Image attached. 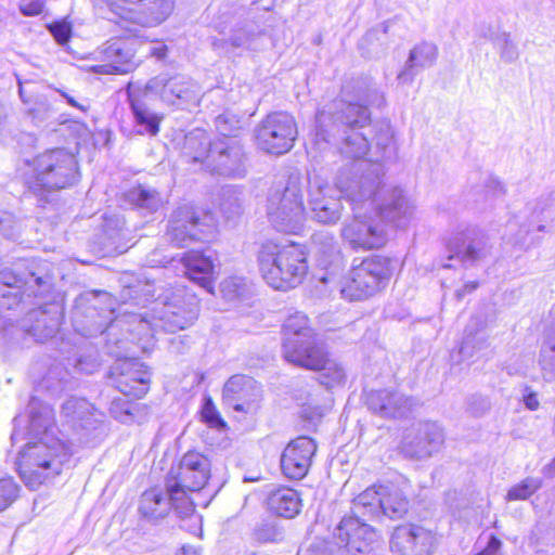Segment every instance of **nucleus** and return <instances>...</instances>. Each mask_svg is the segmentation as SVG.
Instances as JSON below:
<instances>
[{
	"instance_id": "obj_1",
	"label": "nucleus",
	"mask_w": 555,
	"mask_h": 555,
	"mask_svg": "<svg viewBox=\"0 0 555 555\" xmlns=\"http://www.w3.org/2000/svg\"><path fill=\"white\" fill-rule=\"evenodd\" d=\"M384 166L378 162L362 164L360 179L338 186L351 205L353 216L341 229L343 242L352 250H372L388 241L387 224L404 225L413 216L414 205L400 188L384 190Z\"/></svg>"
},
{
	"instance_id": "obj_2",
	"label": "nucleus",
	"mask_w": 555,
	"mask_h": 555,
	"mask_svg": "<svg viewBox=\"0 0 555 555\" xmlns=\"http://www.w3.org/2000/svg\"><path fill=\"white\" fill-rule=\"evenodd\" d=\"M378 98L369 81H361L349 99L335 100L315 115L312 147L322 152L332 146L348 159H361L370 142L365 129L371 122L367 105Z\"/></svg>"
},
{
	"instance_id": "obj_3",
	"label": "nucleus",
	"mask_w": 555,
	"mask_h": 555,
	"mask_svg": "<svg viewBox=\"0 0 555 555\" xmlns=\"http://www.w3.org/2000/svg\"><path fill=\"white\" fill-rule=\"evenodd\" d=\"M78 179L77 159L64 149L46 151L26 160L23 169L24 184L43 203L48 202L49 194L74 185Z\"/></svg>"
},
{
	"instance_id": "obj_4",
	"label": "nucleus",
	"mask_w": 555,
	"mask_h": 555,
	"mask_svg": "<svg viewBox=\"0 0 555 555\" xmlns=\"http://www.w3.org/2000/svg\"><path fill=\"white\" fill-rule=\"evenodd\" d=\"M258 266L263 280L279 291L299 285L308 270L307 257L297 244H278L267 241L258 251Z\"/></svg>"
},
{
	"instance_id": "obj_5",
	"label": "nucleus",
	"mask_w": 555,
	"mask_h": 555,
	"mask_svg": "<svg viewBox=\"0 0 555 555\" xmlns=\"http://www.w3.org/2000/svg\"><path fill=\"white\" fill-rule=\"evenodd\" d=\"M153 314H134L132 323L139 335H154L158 330L176 332L190 326L198 315V300L184 288H177L171 296L164 300H156L152 308Z\"/></svg>"
},
{
	"instance_id": "obj_6",
	"label": "nucleus",
	"mask_w": 555,
	"mask_h": 555,
	"mask_svg": "<svg viewBox=\"0 0 555 555\" xmlns=\"http://www.w3.org/2000/svg\"><path fill=\"white\" fill-rule=\"evenodd\" d=\"M70 459L69 449L62 439L46 441L38 439L29 442L18 453L17 470L25 485L36 490L48 478L61 474L64 464Z\"/></svg>"
},
{
	"instance_id": "obj_7",
	"label": "nucleus",
	"mask_w": 555,
	"mask_h": 555,
	"mask_svg": "<svg viewBox=\"0 0 555 555\" xmlns=\"http://www.w3.org/2000/svg\"><path fill=\"white\" fill-rule=\"evenodd\" d=\"M378 545L377 532L356 517H344L334 540L315 539L298 555H370Z\"/></svg>"
},
{
	"instance_id": "obj_8",
	"label": "nucleus",
	"mask_w": 555,
	"mask_h": 555,
	"mask_svg": "<svg viewBox=\"0 0 555 555\" xmlns=\"http://www.w3.org/2000/svg\"><path fill=\"white\" fill-rule=\"evenodd\" d=\"M210 476V462L202 453L190 451L177 465H172L166 478V487L182 516H194L195 505L190 492L199 491Z\"/></svg>"
},
{
	"instance_id": "obj_9",
	"label": "nucleus",
	"mask_w": 555,
	"mask_h": 555,
	"mask_svg": "<svg viewBox=\"0 0 555 555\" xmlns=\"http://www.w3.org/2000/svg\"><path fill=\"white\" fill-rule=\"evenodd\" d=\"M267 215L280 232L298 233L305 223L306 212L302 183L298 177H289L285 184L274 185L268 194Z\"/></svg>"
},
{
	"instance_id": "obj_10",
	"label": "nucleus",
	"mask_w": 555,
	"mask_h": 555,
	"mask_svg": "<svg viewBox=\"0 0 555 555\" xmlns=\"http://www.w3.org/2000/svg\"><path fill=\"white\" fill-rule=\"evenodd\" d=\"M397 260L382 255H373L353 261L349 276L340 288V294L350 301L364 300L382 291L389 282Z\"/></svg>"
},
{
	"instance_id": "obj_11",
	"label": "nucleus",
	"mask_w": 555,
	"mask_h": 555,
	"mask_svg": "<svg viewBox=\"0 0 555 555\" xmlns=\"http://www.w3.org/2000/svg\"><path fill=\"white\" fill-rule=\"evenodd\" d=\"M52 288L49 275H39L34 271H22L18 267L0 271V306L12 309L28 298L46 297Z\"/></svg>"
},
{
	"instance_id": "obj_12",
	"label": "nucleus",
	"mask_w": 555,
	"mask_h": 555,
	"mask_svg": "<svg viewBox=\"0 0 555 555\" xmlns=\"http://www.w3.org/2000/svg\"><path fill=\"white\" fill-rule=\"evenodd\" d=\"M215 217L185 204L173 210L167 229L169 241L177 247H186L194 241H207L215 231Z\"/></svg>"
},
{
	"instance_id": "obj_13",
	"label": "nucleus",
	"mask_w": 555,
	"mask_h": 555,
	"mask_svg": "<svg viewBox=\"0 0 555 555\" xmlns=\"http://www.w3.org/2000/svg\"><path fill=\"white\" fill-rule=\"evenodd\" d=\"M340 178L351 183L353 180L360 179V175L350 177L346 171H340L337 175L335 186L318 175L309 178L310 210L312 218L321 223H335L341 216L343 204L340 198L346 199V196L338 186Z\"/></svg>"
},
{
	"instance_id": "obj_14",
	"label": "nucleus",
	"mask_w": 555,
	"mask_h": 555,
	"mask_svg": "<svg viewBox=\"0 0 555 555\" xmlns=\"http://www.w3.org/2000/svg\"><path fill=\"white\" fill-rule=\"evenodd\" d=\"M258 146L267 153L281 155L288 152L297 137V126L292 115L284 112L269 114L256 128Z\"/></svg>"
},
{
	"instance_id": "obj_15",
	"label": "nucleus",
	"mask_w": 555,
	"mask_h": 555,
	"mask_svg": "<svg viewBox=\"0 0 555 555\" xmlns=\"http://www.w3.org/2000/svg\"><path fill=\"white\" fill-rule=\"evenodd\" d=\"M493 244L489 235L477 228L454 233L448 241L449 260L465 267L483 262L492 256Z\"/></svg>"
},
{
	"instance_id": "obj_16",
	"label": "nucleus",
	"mask_w": 555,
	"mask_h": 555,
	"mask_svg": "<svg viewBox=\"0 0 555 555\" xmlns=\"http://www.w3.org/2000/svg\"><path fill=\"white\" fill-rule=\"evenodd\" d=\"M321 346L323 345L310 327L306 314L296 312L287 318L284 324L283 343V357L287 362L295 365Z\"/></svg>"
},
{
	"instance_id": "obj_17",
	"label": "nucleus",
	"mask_w": 555,
	"mask_h": 555,
	"mask_svg": "<svg viewBox=\"0 0 555 555\" xmlns=\"http://www.w3.org/2000/svg\"><path fill=\"white\" fill-rule=\"evenodd\" d=\"M444 435L437 423L424 422L408 428L400 442V453L408 459L425 460L438 452Z\"/></svg>"
},
{
	"instance_id": "obj_18",
	"label": "nucleus",
	"mask_w": 555,
	"mask_h": 555,
	"mask_svg": "<svg viewBox=\"0 0 555 555\" xmlns=\"http://www.w3.org/2000/svg\"><path fill=\"white\" fill-rule=\"evenodd\" d=\"M147 89L170 105H175L182 109L196 106L199 102L201 89L198 85L190 77L184 75H176L172 77L157 76L150 79Z\"/></svg>"
},
{
	"instance_id": "obj_19",
	"label": "nucleus",
	"mask_w": 555,
	"mask_h": 555,
	"mask_svg": "<svg viewBox=\"0 0 555 555\" xmlns=\"http://www.w3.org/2000/svg\"><path fill=\"white\" fill-rule=\"evenodd\" d=\"M222 399L234 411L253 415L260 408L262 389L253 377L237 374L224 384Z\"/></svg>"
},
{
	"instance_id": "obj_20",
	"label": "nucleus",
	"mask_w": 555,
	"mask_h": 555,
	"mask_svg": "<svg viewBox=\"0 0 555 555\" xmlns=\"http://www.w3.org/2000/svg\"><path fill=\"white\" fill-rule=\"evenodd\" d=\"M127 95L130 109L134 118V125L141 134L156 135L163 115L152 109V102L156 98L154 92L139 85L128 83Z\"/></svg>"
},
{
	"instance_id": "obj_21",
	"label": "nucleus",
	"mask_w": 555,
	"mask_h": 555,
	"mask_svg": "<svg viewBox=\"0 0 555 555\" xmlns=\"http://www.w3.org/2000/svg\"><path fill=\"white\" fill-rule=\"evenodd\" d=\"M243 163L244 152L237 140L218 139L209 149L206 168L223 176L243 177Z\"/></svg>"
},
{
	"instance_id": "obj_22",
	"label": "nucleus",
	"mask_w": 555,
	"mask_h": 555,
	"mask_svg": "<svg viewBox=\"0 0 555 555\" xmlns=\"http://www.w3.org/2000/svg\"><path fill=\"white\" fill-rule=\"evenodd\" d=\"M315 452L317 443L312 438L300 436L292 440L281 455L283 474L289 479L304 478L309 472Z\"/></svg>"
},
{
	"instance_id": "obj_23",
	"label": "nucleus",
	"mask_w": 555,
	"mask_h": 555,
	"mask_svg": "<svg viewBox=\"0 0 555 555\" xmlns=\"http://www.w3.org/2000/svg\"><path fill=\"white\" fill-rule=\"evenodd\" d=\"M116 388L127 397L141 398L149 390L150 373L135 359L118 360L112 367Z\"/></svg>"
},
{
	"instance_id": "obj_24",
	"label": "nucleus",
	"mask_w": 555,
	"mask_h": 555,
	"mask_svg": "<svg viewBox=\"0 0 555 555\" xmlns=\"http://www.w3.org/2000/svg\"><path fill=\"white\" fill-rule=\"evenodd\" d=\"M49 294L46 295V298L49 297ZM37 299L36 305L39 307L28 312L27 321L31 324L24 325L25 333L33 336L36 341H44L57 333L63 318V309L57 302H41L44 297Z\"/></svg>"
},
{
	"instance_id": "obj_25",
	"label": "nucleus",
	"mask_w": 555,
	"mask_h": 555,
	"mask_svg": "<svg viewBox=\"0 0 555 555\" xmlns=\"http://www.w3.org/2000/svg\"><path fill=\"white\" fill-rule=\"evenodd\" d=\"M431 546V533L412 524L396 527L390 539V550L396 555H430Z\"/></svg>"
},
{
	"instance_id": "obj_26",
	"label": "nucleus",
	"mask_w": 555,
	"mask_h": 555,
	"mask_svg": "<svg viewBox=\"0 0 555 555\" xmlns=\"http://www.w3.org/2000/svg\"><path fill=\"white\" fill-rule=\"evenodd\" d=\"M365 403L379 417L402 418L411 412L414 400L398 390L385 388L367 392Z\"/></svg>"
},
{
	"instance_id": "obj_27",
	"label": "nucleus",
	"mask_w": 555,
	"mask_h": 555,
	"mask_svg": "<svg viewBox=\"0 0 555 555\" xmlns=\"http://www.w3.org/2000/svg\"><path fill=\"white\" fill-rule=\"evenodd\" d=\"M306 358L296 365L318 371V380L326 388H334L346 382L347 374L345 367L338 361L328 357L324 346L309 353Z\"/></svg>"
},
{
	"instance_id": "obj_28",
	"label": "nucleus",
	"mask_w": 555,
	"mask_h": 555,
	"mask_svg": "<svg viewBox=\"0 0 555 555\" xmlns=\"http://www.w3.org/2000/svg\"><path fill=\"white\" fill-rule=\"evenodd\" d=\"M133 2V0H125ZM138 10L126 12L125 20L143 27H155L165 22L173 11L175 0H137Z\"/></svg>"
},
{
	"instance_id": "obj_29",
	"label": "nucleus",
	"mask_w": 555,
	"mask_h": 555,
	"mask_svg": "<svg viewBox=\"0 0 555 555\" xmlns=\"http://www.w3.org/2000/svg\"><path fill=\"white\" fill-rule=\"evenodd\" d=\"M28 409L30 435L46 441H51V438L60 439L54 424V412L49 404L31 399Z\"/></svg>"
},
{
	"instance_id": "obj_30",
	"label": "nucleus",
	"mask_w": 555,
	"mask_h": 555,
	"mask_svg": "<svg viewBox=\"0 0 555 555\" xmlns=\"http://www.w3.org/2000/svg\"><path fill=\"white\" fill-rule=\"evenodd\" d=\"M181 261L185 274L190 280L199 284L207 292L212 293L214 260L210 255L203 251L191 250L184 253Z\"/></svg>"
},
{
	"instance_id": "obj_31",
	"label": "nucleus",
	"mask_w": 555,
	"mask_h": 555,
	"mask_svg": "<svg viewBox=\"0 0 555 555\" xmlns=\"http://www.w3.org/2000/svg\"><path fill=\"white\" fill-rule=\"evenodd\" d=\"M140 512L143 517L156 520L165 517L170 509H173L179 518H190L191 516H182L171 499L168 489L162 490L153 488L143 492L140 500Z\"/></svg>"
},
{
	"instance_id": "obj_32",
	"label": "nucleus",
	"mask_w": 555,
	"mask_h": 555,
	"mask_svg": "<svg viewBox=\"0 0 555 555\" xmlns=\"http://www.w3.org/2000/svg\"><path fill=\"white\" fill-rule=\"evenodd\" d=\"M438 56L437 47L429 42H422L411 51L404 69L398 74L401 82H411L414 76L435 64Z\"/></svg>"
},
{
	"instance_id": "obj_33",
	"label": "nucleus",
	"mask_w": 555,
	"mask_h": 555,
	"mask_svg": "<svg viewBox=\"0 0 555 555\" xmlns=\"http://www.w3.org/2000/svg\"><path fill=\"white\" fill-rule=\"evenodd\" d=\"M104 60L106 63L95 65L92 70L101 75L128 74L135 68L132 60L133 55L124 50L118 42L111 43L104 50Z\"/></svg>"
},
{
	"instance_id": "obj_34",
	"label": "nucleus",
	"mask_w": 555,
	"mask_h": 555,
	"mask_svg": "<svg viewBox=\"0 0 555 555\" xmlns=\"http://www.w3.org/2000/svg\"><path fill=\"white\" fill-rule=\"evenodd\" d=\"M62 414L74 427L94 428L99 422L94 406L82 398H70L62 405Z\"/></svg>"
},
{
	"instance_id": "obj_35",
	"label": "nucleus",
	"mask_w": 555,
	"mask_h": 555,
	"mask_svg": "<svg viewBox=\"0 0 555 555\" xmlns=\"http://www.w3.org/2000/svg\"><path fill=\"white\" fill-rule=\"evenodd\" d=\"M129 204L138 209L153 214L160 209L167 202L165 196L149 184H138L126 193Z\"/></svg>"
},
{
	"instance_id": "obj_36",
	"label": "nucleus",
	"mask_w": 555,
	"mask_h": 555,
	"mask_svg": "<svg viewBox=\"0 0 555 555\" xmlns=\"http://www.w3.org/2000/svg\"><path fill=\"white\" fill-rule=\"evenodd\" d=\"M270 511L278 516L285 518L295 517L301 507L299 494L289 488L274 490L268 496Z\"/></svg>"
},
{
	"instance_id": "obj_37",
	"label": "nucleus",
	"mask_w": 555,
	"mask_h": 555,
	"mask_svg": "<svg viewBox=\"0 0 555 555\" xmlns=\"http://www.w3.org/2000/svg\"><path fill=\"white\" fill-rule=\"evenodd\" d=\"M214 142L203 129H194L185 135L182 146L183 156L193 163L207 166L209 149Z\"/></svg>"
},
{
	"instance_id": "obj_38",
	"label": "nucleus",
	"mask_w": 555,
	"mask_h": 555,
	"mask_svg": "<svg viewBox=\"0 0 555 555\" xmlns=\"http://www.w3.org/2000/svg\"><path fill=\"white\" fill-rule=\"evenodd\" d=\"M482 327L483 323L479 319H473L466 326L459 350L463 359H473L479 351L488 347L487 338L481 333Z\"/></svg>"
},
{
	"instance_id": "obj_39",
	"label": "nucleus",
	"mask_w": 555,
	"mask_h": 555,
	"mask_svg": "<svg viewBox=\"0 0 555 555\" xmlns=\"http://www.w3.org/2000/svg\"><path fill=\"white\" fill-rule=\"evenodd\" d=\"M409 511V501L402 491L393 486H385L380 513L391 519L402 518Z\"/></svg>"
},
{
	"instance_id": "obj_40",
	"label": "nucleus",
	"mask_w": 555,
	"mask_h": 555,
	"mask_svg": "<svg viewBox=\"0 0 555 555\" xmlns=\"http://www.w3.org/2000/svg\"><path fill=\"white\" fill-rule=\"evenodd\" d=\"M384 487H372L364 490L353 500V512L361 516H378L380 514ZM360 521L359 516H354Z\"/></svg>"
},
{
	"instance_id": "obj_41",
	"label": "nucleus",
	"mask_w": 555,
	"mask_h": 555,
	"mask_svg": "<svg viewBox=\"0 0 555 555\" xmlns=\"http://www.w3.org/2000/svg\"><path fill=\"white\" fill-rule=\"evenodd\" d=\"M104 233V244L107 251L122 254L128 249L129 246L127 245V236L129 235L130 231L125 228V224H121L118 221L116 224H105Z\"/></svg>"
},
{
	"instance_id": "obj_42",
	"label": "nucleus",
	"mask_w": 555,
	"mask_h": 555,
	"mask_svg": "<svg viewBox=\"0 0 555 555\" xmlns=\"http://www.w3.org/2000/svg\"><path fill=\"white\" fill-rule=\"evenodd\" d=\"M242 193L233 188H224L220 198V209L227 219H234L243 211Z\"/></svg>"
},
{
	"instance_id": "obj_43",
	"label": "nucleus",
	"mask_w": 555,
	"mask_h": 555,
	"mask_svg": "<svg viewBox=\"0 0 555 555\" xmlns=\"http://www.w3.org/2000/svg\"><path fill=\"white\" fill-rule=\"evenodd\" d=\"M492 41L504 63L509 64L518 60L519 51L509 33H499L492 38Z\"/></svg>"
},
{
	"instance_id": "obj_44",
	"label": "nucleus",
	"mask_w": 555,
	"mask_h": 555,
	"mask_svg": "<svg viewBox=\"0 0 555 555\" xmlns=\"http://www.w3.org/2000/svg\"><path fill=\"white\" fill-rule=\"evenodd\" d=\"M542 487V481L538 478L527 477L519 483L513 486L506 493L507 502L527 500Z\"/></svg>"
},
{
	"instance_id": "obj_45",
	"label": "nucleus",
	"mask_w": 555,
	"mask_h": 555,
	"mask_svg": "<svg viewBox=\"0 0 555 555\" xmlns=\"http://www.w3.org/2000/svg\"><path fill=\"white\" fill-rule=\"evenodd\" d=\"M218 132L222 135L221 139H235L241 130V121L234 115L224 113L219 115L215 120Z\"/></svg>"
},
{
	"instance_id": "obj_46",
	"label": "nucleus",
	"mask_w": 555,
	"mask_h": 555,
	"mask_svg": "<svg viewBox=\"0 0 555 555\" xmlns=\"http://www.w3.org/2000/svg\"><path fill=\"white\" fill-rule=\"evenodd\" d=\"M220 289L225 299L235 300L245 295L247 284L243 278L231 276L221 282Z\"/></svg>"
},
{
	"instance_id": "obj_47",
	"label": "nucleus",
	"mask_w": 555,
	"mask_h": 555,
	"mask_svg": "<svg viewBox=\"0 0 555 555\" xmlns=\"http://www.w3.org/2000/svg\"><path fill=\"white\" fill-rule=\"evenodd\" d=\"M375 143L383 152V158H389L395 152L393 132L388 124H380L375 135Z\"/></svg>"
},
{
	"instance_id": "obj_48",
	"label": "nucleus",
	"mask_w": 555,
	"mask_h": 555,
	"mask_svg": "<svg viewBox=\"0 0 555 555\" xmlns=\"http://www.w3.org/2000/svg\"><path fill=\"white\" fill-rule=\"evenodd\" d=\"M77 371L86 374H93L100 367L99 352L95 348H89L87 352L79 356L76 360Z\"/></svg>"
},
{
	"instance_id": "obj_49",
	"label": "nucleus",
	"mask_w": 555,
	"mask_h": 555,
	"mask_svg": "<svg viewBox=\"0 0 555 555\" xmlns=\"http://www.w3.org/2000/svg\"><path fill=\"white\" fill-rule=\"evenodd\" d=\"M539 365L545 380H555V350L541 346Z\"/></svg>"
},
{
	"instance_id": "obj_50",
	"label": "nucleus",
	"mask_w": 555,
	"mask_h": 555,
	"mask_svg": "<svg viewBox=\"0 0 555 555\" xmlns=\"http://www.w3.org/2000/svg\"><path fill=\"white\" fill-rule=\"evenodd\" d=\"M18 487L11 478L0 479V511L7 508L17 496Z\"/></svg>"
},
{
	"instance_id": "obj_51",
	"label": "nucleus",
	"mask_w": 555,
	"mask_h": 555,
	"mask_svg": "<svg viewBox=\"0 0 555 555\" xmlns=\"http://www.w3.org/2000/svg\"><path fill=\"white\" fill-rule=\"evenodd\" d=\"M490 401L487 397L474 395L467 399V411L473 416H481L490 410Z\"/></svg>"
},
{
	"instance_id": "obj_52",
	"label": "nucleus",
	"mask_w": 555,
	"mask_h": 555,
	"mask_svg": "<svg viewBox=\"0 0 555 555\" xmlns=\"http://www.w3.org/2000/svg\"><path fill=\"white\" fill-rule=\"evenodd\" d=\"M49 29L60 44L66 43L70 38V25L65 22L54 23L49 27Z\"/></svg>"
},
{
	"instance_id": "obj_53",
	"label": "nucleus",
	"mask_w": 555,
	"mask_h": 555,
	"mask_svg": "<svg viewBox=\"0 0 555 555\" xmlns=\"http://www.w3.org/2000/svg\"><path fill=\"white\" fill-rule=\"evenodd\" d=\"M486 192L491 196L498 197L505 194V185L495 177L488 176L483 182Z\"/></svg>"
},
{
	"instance_id": "obj_54",
	"label": "nucleus",
	"mask_w": 555,
	"mask_h": 555,
	"mask_svg": "<svg viewBox=\"0 0 555 555\" xmlns=\"http://www.w3.org/2000/svg\"><path fill=\"white\" fill-rule=\"evenodd\" d=\"M202 413H203V417L209 425H211L214 427H219V426L223 427L224 426V422L220 418L219 414L217 413V411L214 408L212 402L210 400H208L206 402V404L203 408Z\"/></svg>"
},
{
	"instance_id": "obj_55",
	"label": "nucleus",
	"mask_w": 555,
	"mask_h": 555,
	"mask_svg": "<svg viewBox=\"0 0 555 555\" xmlns=\"http://www.w3.org/2000/svg\"><path fill=\"white\" fill-rule=\"evenodd\" d=\"M256 537L261 542H274L281 537V533L272 526L262 525L256 529Z\"/></svg>"
},
{
	"instance_id": "obj_56",
	"label": "nucleus",
	"mask_w": 555,
	"mask_h": 555,
	"mask_svg": "<svg viewBox=\"0 0 555 555\" xmlns=\"http://www.w3.org/2000/svg\"><path fill=\"white\" fill-rule=\"evenodd\" d=\"M20 10L25 16H36L43 11V0H28L20 4Z\"/></svg>"
},
{
	"instance_id": "obj_57",
	"label": "nucleus",
	"mask_w": 555,
	"mask_h": 555,
	"mask_svg": "<svg viewBox=\"0 0 555 555\" xmlns=\"http://www.w3.org/2000/svg\"><path fill=\"white\" fill-rule=\"evenodd\" d=\"M15 221L13 220V216L11 214H3L2 218H0V232L9 237L13 238L15 236Z\"/></svg>"
},
{
	"instance_id": "obj_58",
	"label": "nucleus",
	"mask_w": 555,
	"mask_h": 555,
	"mask_svg": "<svg viewBox=\"0 0 555 555\" xmlns=\"http://www.w3.org/2000/svg\"><path fill=\"white\" fill-rule=\"evenodd\" d=\"M251 41V35L245 30H238L230 38L231 46L234 48L248 47Z\"/></svg>"
},
{
	"instance_id": "obj_59",
	"label": "nucleus",
	"mask_w": 555,
	"mask_h": 555,
	"mask_svg": "<svg viewBox=\"0 0 555 555\" xmlns=\"http://www.w3.org/2000/svg\"><path fill=\"white\" fill-rule=\"evenodd\" d=\"M522 401L526 408L530 411H535L539 409L540 402L538 399V393L532 391L529 387H526L524 390Z\"/></svg>"
},
{
	"instance_id": "obj_60",
	"label": "nucleus",
	"mask_w": 555,
	"mask_h": 555,
	"mask_svg": "<svg viewBox=\"0 0 555 555\" xmlns=\"http://www.w3.org/2000/svg\"><path fill=\"white\" fill-rule=\"evenodd\" d=\"M541 346L555 350V326L546 324L543 331V340Z\"/></svg>"
},
{
	"instance_id": "obj_61",
	"label": "nucleus",
	"mask_w": 555,
	"mask_h": 555,
	"mask_svg": "<svg viewBox=\"0 0 555 555\" xmlns=\"http://www.w3.org/2000/svg\"><path fill=\"white\" fill-rule=\"evenodd\" d=\"M501 545H502V542L496 537L491 535L485 550L489 551V553H491L492 555H496Z\"/></svg>"
},
{
	"instance_id": "obj_62",
	"label": "nucleus",
	"mask_w": 555,
	"mask_h": 555,
	"mask_svg": "<svg viewBox=\"0 0 555 555\" xmlns=\"http://www.w3.org/2000/svg\"><path fill=\"white\" fill-rule=\"evenodd\" d=\"M478 287V284L476 282H469L465 284L462 288L456 291V297L461 299L463 296H465L466 293H470L475 291Z\"/></svg>"
},
{
	"instance_id": "obj_63",
	"label": "nucleus",
	"mask_w": 555,
	"mask_h": 555,
	"mask_svg": "<svg viewBox=\"0 0 555 555\" xmlns=\"http://www.w3.org/2000/svg\"><path fill=\"white\" fill-rule=\"evenodd\" d=\"M8 116L9 112L7 105L0 101V133L7 125Z\"/></svg>"
},
{
	"instance_id": "obj_64",
	"label": "nucleus",
	"mask_w": 555,
	"mask_h": 555,
	"mask_svg": "<svg viewBox=\"0 0 555 555\" xmlns=\"http://www.w3.org/2000/svg\"><path fill=\"white\" fill-rule=\"evenodd\" d=\"M178 555H201V551L192 545H183Z\"/></svg>"
}]
</instances>
